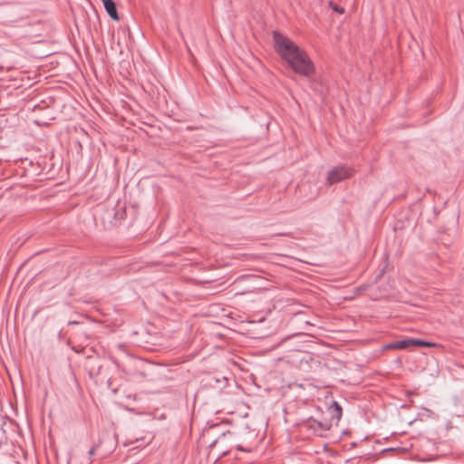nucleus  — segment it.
Listing matches in <instances>:
<instances>
[{
    "instance_id": "2eb2a0df",
    "label": "nucleus",
    "mask_w": 464,
    "mask_h": 464,
    "mask_svg": "<svg viewBox=\"0 0 464 464\" xmlns=\"http://www.w3.org/2000/svg\"><path fill=\"white\" fill-rule=\"evenodd\" d=\"M237 450H241V451H242V450H243V448H242L241 446H238V447H237Z\"/></svg>"
},
{
    "instance_id": "9b49d317",
    "label": "nucleus",
    "mask_w": 464,
    "mask_h": 464,
    "mask_svg": "<svg viewBox=\"0 0 464 464\" xmlns=\"http://www.w3.org/2000/svg\"><path fill=\"white\" fill-rule=\"evenodd\" d=\"M436 345H437L436 343L428 342V341H424V343H422V346H425V347H434Z\"/></svg>"
},
{
    "instance_id": "20e7f679",
    "label": "nucleus",
    "mask_w": 464,
    "mask_h": 464,
    "mask_svg": "<svg viewBox=\"0 0 464 464\" xmlns=\"http://www.w3.org/2000/svg\"><path fill=\"white\" fill-rule=\"evenodd\" d=\"M103 6L110 15V17L114 21H119L120 16L117 12L116 5L113 0H102Z\"/></svg>"
},
{
    "instance_id": "6e6552de",
    "label": "nucleus",
    "mask_w": 464,
    "mask_h": 464,
    "mask_svg": "<svg viewBox=\"0 0 464 464\" xmlns=\"http://www.w3.org/2000/svg\"><path fill=\"white\" fill-rule=\"evenodd\" d=\"M409 346L415 345V346H422V343H424V340L421 339H415V338H409L408 339Z\"/></svg>"
},
{
    "instance_id": "4468645a",
    "label": "nucleus",
    "mask_w": 464,
    "mask_h": 464,
    "mask_svg": "<svg viewBox=\"0 0 464 464\" xmlns=\"http://www.w3.org/2000/svg\"><path fill=\"white\" fill-rule=\"evenodd\" d=\"M78 323L76 321H70L68 324H77Z\"/></svg>"
},
{
    "instance_id": "1a4fd4ad",
    "label": "nucleus",
    "mask_w": 464,
    "mask_h": 464,
    "mask_svg": "<svg viewBox=\"0 0 464 464\" xmlns=\"http://www.w3.org/2000/svg\"><path fill=\"white\" fill-rule=\"evenodd\" d=\"M329 6L338 14H343L344 9L343 7L338 6L336 4H334L333 1L329 2Z\"/></svg>"
},
{
    "instance_id": "423d86ee",
    "label": "nucleus",
    "mask_w": 464,
    "mask_h": 464,
    "mask_svg": "<svg viewBox=\"0 0 464 464\" xmlns=\"http://www.w3.org/2000/svg\"><path fill=\"white\" fill-rule=\"evenodd\" d=\"M420 419H434L438 420L439 415L433 412L431 410L422 407L421 411L419 413Z\"/></svg>"
},
{
    "instance_id": "7ed1b4c3",
    "label": "nucleus",
    "mask_w": 464,
    "mask_h": 464,
    "mask_svg": "<svg viewBox=\"0 0 464 464\" xmlns=\"http://www.w3.org/2000/svg\"><path fill=\"white\" fill-rule=\"evenodd\" d=\"M206 385L222 391L227 385V379L225 376L209 375Z\"/></svg>"
},
{
    "instance_id": "ddd939ff",
    "label": "nucleus",
    "mask_w": 464,
    "mask_h": 464,
    "mask_svg": "<svg viewBox=\"0 0 464 464\" xmlns=\"http://www.w3.org/2000/svg\"><path fill=\"white\" fill-rule=\"evenodd\" d=\"M113 363L118 369H120V363L116 360H113Z\"/></svg>"
},
{
    "instance_id": "f8f14e48",
    "label": "nucleus",
    "mask_w": 464,
    "mask_h": 464,
    "mask_svg": "<svg viewBox=\"0 0 464 464\" xmlns=\"http://www.w3.org/2000/svg\"><path fill=\"white\" fill-rule=\"evenodd\" d=\"M314 422L320 428H322L323 430H328L329 427L328 425H324V423L320 422V421H316V420H314Z\"/></svg>"
},
{
    "instance_id": "39448f33",
    "label": "nucleus",
    "mask_w": 464,
    "mask_h": 464,
    "mask_svg": "<svg viewBox=\"0 0 464 464\" xmlns=\"http://www.w3.org/2000/svg\"><path fill=\"white\" fill-rule=\"evenodd\" d=\"M328 411L333 420H340L343 414V410L341 405L336 401H333L331 404L328 406Z\"/></svg>"
},
{
    "instance_id": "0eeeda50",
    "label": "nucleus",
    "mask_w": 464,
    "mask_h": 464,
    "mask_svg": "<svg viewBox=\"0 0 464 464\" xmlns=\"http://www.w3.org/2000/svg\"><path fill=\"white\" fill-rule=\"evenodd\" d=\"M409 347L408 339L395 341L386 346L389 349H405Z\"/></svg>"
},
{
    "instance_id": "f03ea898",
    "label": "nucleus",
    "mask_w": 464,
    "mask_h": 464,
    "mask_svg": "<svg viewBox=\"0 0 464 464\" xmlns=\"http://www.w3.org/2000/svg\"><path fill=\"white\" fill-rule=\"evenodd\" d=\"M353 169L344 165H338L327 172V183L332 185L352 177Z\"/></svg>"
},
{
    "instance_id": "f257e3e1",
    "label": "nucleus",
    "mask_w": 464,
    "mask_h": 464,
    "mask_svg": "<svg viewBox=\"0 0 464 464\" xmlns=\"http://www.w3.org/2000/svg\"><path fill=\"white\" fill-rule=\"evenodd\" d=\"M273 38L276 51L287 61L295 72L309 76L314 71V64L306 53L292 40L276 31L273 33Z\"/></svg>"
},
{
    "instance_id": "9d476101",
    "label": "nucleus",
    "mask_w": 464,
    "mask_h": 464,
    "mask_svg": "<svg viewBox=\"0 0 464 464\" xmlns=\"http://www.w3.org/2000/svg\"><path fill=\"white\" fill-rule=\"evenodd\" d=\"M98 445H93L88 451L90 457H92L97 450Z\"/></svg>"
}]
</instances>
